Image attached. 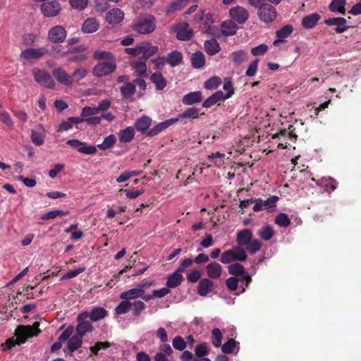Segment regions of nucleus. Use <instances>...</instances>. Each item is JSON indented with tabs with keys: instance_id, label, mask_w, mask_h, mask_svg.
<instances>
[{
	"instance_id": "9",
	"label": "nucleus",
	"mask_w": 361,
	"mask_h": 361,
	"mask_svg": "<svg viewBox=\"0 0 361 361\" xmlns=\"http://www.w3.org/2000/svg\"><path fill=\"white\" fill-rule=\"evenodd\" d=\"M41 12L48 18L55 17L59 15L61 10L60 4L56 1L44 2L41 5Z\"/></svg>"
},
{
	"instance_id": "49",
	"label": "nucleus",
	"mask_w": 361,
	"mask_h": 361,
	"mask_svg": "<svg viewBox=\"0 0 361 361\" xmlns=\"http://www.w3.org/2000/svg\"><path fill=\"white\" fill-rule=\"evenodd\" d=\"M223 336L221 331L218 328H214L212 331V344L216 347L219 348L221 345V341Z\"/></svg>"
},
{
	"instance_id": "13",
	"label": "nucleus",
	"mask_w": 361,
	"mask_h": 361,
	"mask_svg": "<svg viewBox=\"0 0 361 361\" xmlns=\"http://www.w3.org/2000/svg\"><path fill=\"white\" fill-rule=\"evenodd\" d=\"M66 37V31L61 25H56L51 28L48 33L49 40L54 43L62 42Z\"/></svg>"
},
{
	"instance_id": "12",
	"label": "nucleus",
	"mask_w": 361,
	"mask_h": 361,
	"mask_svg": "<svg viewBox=\"0 0 361 361\" xmlns=\"http://www.w3.org/2000/svg\"><path fill=\"white\" fill-rule=\"evenodd\" d=\"M49 53L47 49L40 47L38 49H27L21 52L20 58L25 60L39 59Z\"/></svg>"
},
{
	"instance_id": "50",
	"label": "nucleus",
	"mask_w": 361,
	"mask_h": 361,
	"mask_svg": "<svg viewBox=\"0 0 361 361\" xmlns=\"http://www.w3.org/2000/svg\"><path fill=\"white\" fill-rule=\"evenodd\" d=\"M228 272L233 276H240L245 274L244 267L239 263H234L228 266Z\"/></svg>"
},
{
	"instance_id": "43",
	"label": "nucleus",
	"mask_w": 361,
	"mask_h": 361,
	"mask_svg": "<svg viewBox=\"0 0 361 361\" xmlns=\"http://www.w3.org/2000/svg\"><path fill=\"white\" fill-rule=\"evenodd\" d=\"M232 60L235 64H240L248 58V54L244 50H238L231 54Z\"/></svg>"
},
{
	"instance_id": "3",
	"label": "nucleus",
	"mask_w": 361,
	"mask_h": 361,
	"mask_svg": "<svg viewBox=\"0 0 361 361\" xmlns=\"http://www.w3.org/2000/svg\"><path fill=\"white\" fill-rule=\"evenodd\" d=\"M156 27L155 18L149 16L146 18L137 19L133 25V29L140 34H149L152 32Z\"/></svg>"
},
{
	"instance_id": "40",
	"label": "nucleus",
	"mask_w": 361,
	"mask_h": 361,
	"mask_svg": "<svg viewBox=\"0 0 361 361\" xmlns=\"http://www.w3.org/2000/svg\"><path fill=\"white\" fill-rule=\"evenodd\" d=\"M131 66L135 69L136 73L139 76H147V64L146 61L140 59L131 63Z\"/></svg>"
},
{
	"instance_id": "45",
	"label": "nucleus",
	"mask_w": 361,
	"mask_h": 361,
	"mask_svg": "<svg viewBox=\"0 0 361 361\" xmlns=\"http://www.w3.org/2000/svg\"><path fill=\"white\" fill-rule=\"evenodd\" d=\"M116 138L113 134L106 137L102 143L97 145L98 148L102 150H106L111 148L116 143Z\"/></svg>"
},
{
	"instance_id": "20",
	"label": "nucleus",
	"mask_w": 361,
	"mask_h": 361,
	"mask_svg": "<svg viewBox=\"0 0 361 361\" xmlns=\"http://www.w3.org/2000/svg\"><path fill=\"white\" fill-rule=\"evenodd\" d=\"M207 275L210 279H219L222 273V267L216 262L209 263L206 266Z\"/></svg>"
},
{
	"instance_id": "55",
	"label": "nucleus",
	"mask_w": 361,
	"mask_h": 361,
	"mask_svg": "<svg viewBox=\"0 0 361 361\" xmlns=\"http://www.w3.org/2000/svg\"><path fill=\"white\" fill-rule=\"evenodd\" d=\"M173 347L179 351H183L186 348V342L180 336H176L172 341Z\"/></svg>"
},
{
	"instance_id": "2",
	"label": "nucleus",
	"mask_w": 361,
	"mask_h": 361,
	"mask_svg": "<svg viewBox=\"0 0 361 361\" xmlns=\"http://www.w3.org/2000/svg\"><path fill=\"white\" fill-rule=\"evenodd\" d=\"M252 237L253 233L250 229L245 228L238 231L236 234L237 245L245 247L251 254L257 252L261 249L262 244L257 239Z\"/></svg>"
},
{
	"instance_id": "21",
	"label": "nucleus",
	"mask_w": 361,
	"mask_h": 361,
	"mask_svg": "<svg viewBox=\"0 0 361 361\" xmlns=\"http://www.w3.org/2000/svg\"><path fill=\"white\" fill-rule=\"evenodd\" d=\"M189 25L187 23L180 24L176 27V38L181 41H187L192 37V32L188 28Z\"/></svg>"
},
{
	"instance_id": "59",
	"label": "nucleus",
	"mask_w": 361,
	"mask_h": 361,
	"mask_svg": "<svg viewBox=\"0 0 361 361\" xmlns=\"http://www.w3.org/2000/svg\"><path fill=\"white\" fill-rule=\"evenodd\" d=\"M152 63L154 64V70L157 71H161L167 63L166 57L164 56L152 59Z\"/></svg>"
},
{
	"instance_id": "30",
	"label": "nucleus",
	"mask_w": 361,
	"mask_h": 361,
	"mask_svg": "<svg viewBox=\"0 0 361 361\" xmlns=\"http://www.w3.org/2000/svg\"><path fill=\"white\" fill-rule=\"evenodd\" d=\"M152 123V119L147 116H142L135 122V126L137 131L142 133H147L148 129Z\"/></svg>"
},
{
	"instance_id": "34",
	"label": "nucleus",
	"mask_w": 361,
	"mask_h": 361,
	"mask_svg": "<svg viewBox=\"0 0 361 361\" xmlns=\"http://www.w3.org/2000/svg\"><path fill=\"white\" fill-rule=\"evenodd\" d=\"M346 0H332L329 5V10L341 14L345 13Z\"/></svg>"
},
{
	"instance_id": "63",
	"label": "nucleus",
	"mask_w": 361,
	"mask_h": 361,
	"mask_svg": "<svg viewBox=\"0 0 361 361\" xmlns=\"http://www.w3.org/2000/svg\"><path fill=\"white\" fill-rule=\"evenodd\" d=\"M268 50V46L265 44H261L257 47L252 48L251 54L253 56H260L265 54Z\"/></svg>"
},
{
	"instance_id": "41",
	"label": "nucleus",
	"mask_w": 361,
	"mask_h": 361,
	"mask_svg": "<svg viewBox=\"0 0 361 361\" xmlns=\"http://www.w3.org/2000/svg\"><path fill=\"white\" fill-rule=\"evenodd\" d=\"M132 308V303L128 300H123L115 308V312L118 315L126 314Z\"/></svg>"
},
{
	"instance_id": "52",
	"label": "nucleus",
	"mask_w": 361,
	"mask_h": 361,
	"mask_svg": "<svg viewBox=\"0 0 361 361\" xmlns=\"http://www.w3.org/2000/svg\"><path fill=\"white\" fill-rule=\"evenodd\" d=\"M237 342L233 338H229L221 345V350L225 354L232 353L236 346Z\"/></svg>"
},
{
	"instance_id": "27",
	"label": "nucleus",
	"mask_w": 361,
	"mask_h": 361,
	"mask_svg": "<svg viewBox=\"0 0 361 361\" xmlns=\"http://www.w3.org/2000/svg\"><path fill=\"white\" fill-rule=\"evenodd\" d=\"M221 32L224 36H232L235 35L238 25L233 20H226L221 25Z\"/></svg>"
},
{
	"instance_id": "25",
	"label": "nucleus",
	"mask_w": 361,
	"mask_h": 361,
	"mask_svg": "<svg viewBox=\"0 0 361 361\" xmlns=\"http://www.w3.org/2000/svg\"><path fill=\"white\" fill-rule=\"evenodd\" d=\"M166 59L171 67H176L183 63V56L180 51L173 50L167 54Z\"/></svg>"
},
{
	"instance_id": "33",
	"label": "nucleus",
	"mask_w": 361,
	"mask_h": 361,
	"mask_svg": "<svg viewBox=\"0 0 361 361\" xmlns=\"http://www.w3.org/2000/svg\"><path fill=\"white\" fill-rule=\"evenodd\" d=\"M192 66L194 68H201L205 64V57L204 54L200 51L193 53L190 58Z\"/></svg>"
},
{
	"instance_id": "51",
	"label": "nucleus",
	"mask_w": 361,
	"mask_h": 361,
	"mask_svg": "<svg viewBox=\"0 0 361 361\" xmlns=\"http://www.w3.org/2000/svg\"><path fill=\"white\" fill-rule=\"evenodd\" d=\"M69 214L68 211H63V210H52L46 214H44L41 219L44 221H47L49 219H54L58 216H65Z\"/></svg>"
},
{
	"instance_id": "44",
	"label": "nucleus",
	"mask_w": 361,
	"mask_h": 361,
	"mask_svg": "<svg viewBox=\"0 0 361 361\" xmlns=\"http://www.w3.org/2000/svg\"><path fill=\"white\" fill-rule=\"evenodd\" d=\"M190 0H176L172 2L167 8V13H173L183 9Z\"/></svg>"
},
{
	"instance_id": "16",
	"label": "nucleus",
	"mask_w": 361,
	"mask_h": 361,
	"mask_svg": "<svg viewBox=\"0 0 361 361\" xmlns=\"http://www.w3.org/2000/svg\"><path fill=\"white\" fill-rule=\"evenodd\" d=\"M159 51V47L155 45H152L149 42H142L140 54H142L141 59L146 61L151 56L156 54Z\"/></svg>"
},
{
	"instance_id": "47",
	"label": "nucleus",
	"mask_w": 361,
	"mask_h": 361,
	"mask_svg": "<svg viewBox=\"0 0 361 361\" xmlns=\"http://www.w3.org/2000/svg\"><path fill=\"white\" fill-rule=\"evenodd\" d=\"M293 32V27L291 25H286L276 31V36L279 39L288 37Z\"/></svg>"
},
{
	"instance_id": "38",
	"label": "nucleus",
	"mask_w": 361,
	"mask_h": 361,
	"mask_svg": "<svg viewBox=\"0 0 361 361\" xmlns=\"http://www.w3.org/2000/svg\"><path fill=\"white\" fill-rule=\"evenodd\" d=\"M257 234L262 240L268 241L273 237L274 231L271 225H266L258 231Z\"/></svg>"
},
{
	"instance_id": "11",
	"label": "nucleus",
	"mask_w": 361,
	"mask_h": 361,
	"mask_svg": "<svg viewBox=\"0 0 361 361\" xmlns=\"http://www.w3.org/2000/svg\"><path fill=\"white\" fill-rule=\"evenodd\" d=\"M229 14L231 18L239 24L245 23L249 18L247 11L240 6L231 8Z\"/></svg>"
},
{
	"instance_id": "46",
	"label": "nucleus",
	"mask_w": 361,
	"mask_h": 361,
	"mask_svg": "<svg viewBox=\"0 0 361 361\" xmlns=\"http://www.w3.org/2000/svg\"><path fill=\"white\" fill-rule=\"evenodd\" d=\"M221 83V79L218 76H213L207 80L204 83V87L207 90H214Z\"/></svg>"
},
{
	"instance_id": "4",
	"label": "nucleus",
	"mask_w": 361,
	"mask_h": 361,
	"mask_svg": "<svg viewBox=\"0 0 361 361\" xmlns=\"http://www.w3.org/2000/svg\"><path fill=\"white\" fill-rule=\"evenodd\" d=\"M88 317V312H82L77 317L78 324L75 327L77 336L82 338L87 333L93 331V326L90 322L87 321Z\"/></svg>"
},
{
	"instance_id": "48",
	"label": "nucleus",
	"mask_w": 361,
	"mask_h": 361,
	"mask_svg": "<svg viewBox=\"0 0 361 361\" xmlns=\"http://www.w3.org/2000/svg\"><path fill=\"white\" fill-rule=\"evenodd\" d=\"M275 224L281 227H288L290 225L291 221L288 215L284 213H280L275 218Z\"/></svg>"
},
{
	"instance_id": "1",
	"label": "nucleus",
	"mask_w": 361,
	"mask_h": 361,
	"mask_svg": "<svg viewBox=\"0 0 361 361\" xmlns=\"http://www.w3.org/2000/svg\"><path fill=\"white\" fill-rule=\"evenodd\" d=\"M39 326V324L38 322H35L32 326H18L15 331L16 339L13 338L7 339L1 345L3 350H11L16 345H20V344L25 343L28 338L37 336L41 331L38 328Z\"/></svg>"
},
{
	"instance_id": "7",
	"label": "nucleus",
	"mask_w": 361,
	"mask_h": 361,
	"mask_svg": "<svg viewBox=\"0 0 361 361\" xmlns=\"http://www.w3.org/2000/svg\"><path fill=\"white\" fill-rule=\"evenodd\" d=\"M66 144L82 154H94L97 152V147L94 145H88L86 142L76 139L69 140Z\"/></svg>"
},
{
	"instance_id": "62",
	"label": "nucleus",
	"mask_w": 361,
	"mask_h": 361,
	"mask_svg": "<svg viewBox=\"0 0 361 361\" xmlns=\"http://www.w3.org/2000/svg\"><path fill=\"white\" fill-rule=\"evenodd\" d=\"M209 353L207 343H202L195 347V355L197 357H203Z\"/></svg>"
},
{
	"instance_id": "36",
	"label": "nucleus",
	"mask_w": 361,
	"mask_h": 361,
	"mask_svg": "<svg viewBox=\"0 0 361 361\" xmlns=\"http://www.w3.org/2000/svg\"><path fill=\"white\" fill-rule=\"evenodd\" d=\"M135 136V130L132 127H127L121 130L118 133V138L121 142H130Z\"/></svg>"
},
{
	"instance_id": "18",
	"label": "nucleus",
	"mask_w": 361,
	"mask_h": 361,
	"mask_svg": "<svg viewBox=\"0 0 361 361\" xmlns=\"http://www.w3.org/2000/svg\"><path fill=\"white\" fill-rule=\"evenodd\" d=\"M124 18V13L118 8L110 10L106 15V21L109 24L115 25L121 23Z\"/></svg>"
},
{
	"instance_id": "6",
	"label": "nucleus",
	"mask_w": 361,
	"mask_h": 361,
	"mask_svg": "<svg viewBox=\"0 0 361 361\" xmlns=\"http://www.w3.org/2000/svg\"><path fill=\"white\" fill-rule=\"evenodd\" d=\"M257 16L261 21L269 23L276 19V11L272 5L266 4L257 9Z\"/></svg>"
},
{
	"instance_id": "28",
	"label": "nucleus",
	"mask_w": 361,
	"mask_h": 361,
	"mask_svg": "<svg viewBox=\"0 0 361 361\" xmlns=\"http://www.w3.org/2000/svg\"><path fill=\"white\" fill-rule=\"evenodd\" d=\"M202 99V92L200 91H195L184 95L182 102L185 105H192L200 102Z\"/></svg>"
},
{
	"instance_id": "5",
	"label": "nucleus",
	"mask_w": 361,
	"mask_h": 361,
	"mask_svg": "<svg viewBox=\"0 0 361 361\" xmlns=\"http://www.w3.org/2000/svg\"><path fill=\"white\" fill-rule=\"evenodd\" d=\"M32 72L35 81L40 85L49 89L54 87V80L47 71L39 68H35Z\"/></svg>"
},
{
	"instance_id": "31",
	"label": "nucleus",
	"mask_w": 361,
	"mask_h": 361,
	"mask_svg": "<svg viewBox=\"0 0 361 361\" xmlns=\"http://www.w3.org/2000/svg\"><path fill=\"white\" fill-rule=\"evenodd\" d=\"M107 311L102 307H94L91 311L88 312V317L92 322H97L105 318L107 316Z\"/></svg>"
},
{
	"instance_id": "24",
	"label": "nucleus",
	"mask_w": 361,
	"mask_h": 361,
	"mask_svg": "<svg viewBox=\"0 0 361 361\" xmlns=\"http://www.w3.org/2000/svg\"><path fill=\"white\" fill-rule=\"evenodd\" d=\"M150 80L155 85L157 90H163L167 85L166 79L163 76L161 71H156L150 76Z\"/></svg>"
},
{
	"instance_id": "19",
	"label": "nucleus",
	"mask_w": 361,
	"mask_h": 361,
	"mask_svg": "<svg viewBox=\"0 0 361 361\" xmlns=\"http://www.w3.org/2000/svg\"><path fill=\"white\" fill-rule=\"evenodd\" d=\"M82 338L77 335L71 336L68 341L67 348L63 350L65 354L72 355L73 352L79 349L82 344Z\"/></svg>"
},
{
	"instance_id": "22",
	"label": "nucleus",
	"mask_w": 361,
	"mask_h": 361,
	"mask_svg": "<svg viewBox=\"0 0 361 361\" xmlns=\"http://www.w3.org/2000/svg\"><path fill=\"white\" fill-rule=\"evenodd\" d=\"M120 91L123 99L133 102V96L136 92V87L135 83L126 82L120 87Z\"/></svg>"
},
{
	"instance_id": "26",
	"label": "nucleus",
	"mask_w": 361,
	"mask_h": 361,
	"mask_svg": "<svg viewBox=\"0 0 361 361\" xmlns=\"http://www.w3.org/2000/svg\"><path fill=\"white\" fill-rule=\"evenodd\" d=\"M224 100H226V99L224 98V92L219 90L206 99L202 103V106L204 108H209L217 104L219 102Z\"/></svg>"
},
{
	"instance_id": "32",
	"label": "nucleus",
	"mask_w": 361,
	"mask_h": 361,
	"mask_svg": "<svg viewBox=\"0 0 361 361\" xmlns=\"http://www.w3.org/2000/svg\"><path fill=\"white\" fill-rule=\"evenodd\" d=\"M183 281V275L175 270L173 274L168 276L166 285L168 288H174L180 286Z\"/></svg>"
},
{
	"instance_id": "14",
	"label": "nucleus",
	"mask_w": 361,
	"mask_h": 361,
	"mask_svg": "<svg viewBox=\"0 0 361 361\" xmlns=\"http://www.w3.org/2000/svg\"><path fill=\"white\" fill-rule=\"evenodd\" d=\"M52 74L61 84L69 86L73 83V77L68 75L62 68H55L53 70Z\"/></svg>"
},
{
	"instance_id": "61",
	"label": "nucleus",
	"mask_w": 361,
	"mask_h": 361,
	"mask_svg": "<svg viewBox=\"0 0 361 361\" xmlns=\"http://www.w3.org/2000/svg\"><path fill=\"white\" fill-rule=\"evenodd\" d=\"M31 140L32 142L37 146L42 145L44 142V136L35 130L31 132Z\"/></svg>"
},
{
	"instance_id": "56",
	"label": "nucleus",
	"mask_w": 361,
	"mask_h": 361,
	"mask_svg": "<svg viewBox=\"0 0 361 361\" xmlns=\"http://www.w3.org/2000/svg\"><path fill=\"white\" fill-rule=\"evenodd\" d=\"M87 73V71L85 68L80 67L77 68L75 71H73V73L71 75V77H73V82L81 80L86 76Z\"/></svg>"
},
{
	"instance_id": "53",
	"label": "nucleus",
	"mask_w": 361,
	"mask_h": 361,
	"mask_svg": "<svg viewBox=\"0 0 361 361\" xmlns=\"http://www.w3.org/2000/svg\"><path fill=\"white\" fill-rule=\"evenodd\" d=\"M192 264V259L188 257L184 258L180 260L179 266L176 269V271L182 274L188 268L191 267Z\"/></svg>"
},
{
	"instance_id": "54",
	"label": "nucleus",
	"mask_w": 361,
	"mask_h": 361,
	"mask_svg": "<svg viewBox=\"0 0 361 361\" xmlns=\"http://www.w3.org/2000/svg\"><path fill=\"white\" fill-rule=\"evenodd\" d=\"M145 304L141 300H136L132 303L133 314L139 317L141 312L145 309Z\"/></svg>"
},
{
	"instance_id": "64",
	"label": "nucleus",
	"mask_w": 361,
	"mask_h": 361,
	"mask_svg": "<svg viewBox=\"0 0 361 361\" xmlns=\"http://www.w3.org/2000/svg\"><path fill=\"white\" fill-rule=\"evenodd\" d=\"M220 261L223 264H229L234 262L232 250L231 249L224 252L221 255Z\"/></svg>"
},
{
	"instance_id": "23",
	"label": "nucleus",
	"mask_w": 361,
	"mask_h": 361,
	"mask_svg": "<svg viewBox=\"0 0 361 361\" xmlns=\"http://www.w3.org/2000/svg\"><path fill=\"white\" fill-rule=\"evenodd\" d=\"M321 16L319 13H313L303 17L301 25L305 29H312L316 26Z\"/></svg>"
},
{
	"instance_id": "60",
	"label": "nucleus",
	"mask_w": 361,
	"mask_h": 361,
	"mask_svg": "<svg viewBox=\"0 0 361 361\" xmlns=\"http://www.w3.org/2000/svg\"><path fill=\"white\" fill-rule=\"evenodd\" d=\"M69 3L73 8L82 11L87 6L88 0H69Z\"/></svg>"
},
{
	"instance_id": "15",
	"label": "nucleus",
	"mask_w": 361,
	"mask_h": 361,
	"mask_svg": "<svg viewBox=\"0 0 361 361\" xmlns=\"http://www.w3.org/2000/svg\"><path fill=\"white\" fill-rule=\"evenodd\" d=\"M176 122L177 119H173V118L160 122L154 128L149 130L147 135L149 137L155 136Z\"/></svg>"
},
{
	"instance_id": "57",
	"label": "nucleus",
	"mask_w": 361,
	"mask_h": 361,
	"mask_svg": "<svg viewBox=\"0 0 361 361\" xmlns=\"http://www.w3.org/2000/svg\"><path fill=\"white\" fill-rule=\"evenodd\" d=\"M202 274L200 271L197 269H192L187 274V280L190 283H196L200 281L201 279Z\"/></svg>"
},
{
	"instance_id": "35",
	"label": "nucleus",
	"mask_w": 361,
	"mask_h": 361,
	"mask_svg": "<svg viewBox=\"0 0 361 361\" xmlns=\"http://www.w3.org/2000/svg\"><path fill=\"white\" fill-rule=\"evenodd\" d=\"M143 291L142 289H139L138 287L130 289L128 290L122 292L120 294V298L122 300H133L138 298H140V296H142Z\"/></svg>"
},
{
	"instance_id": "58",
	"label": "nucleus",
	"mask_w": 361,
	"mask_h": 361,
	"mask_svg": "<svg viewBox=\"0 0 361 361\" xmlns=\"http://www.w3.org/2000/svg\"><path fill=\"white\" fill-rule=\"evenodd\" d=\"M85 270V267H80L76 269L70 270L61 277V281L67 280L76 277L78 275L82 273Z\"/></svg>"
},
{
	"instance_id": "8",
	"label": "nucleus",
	"mask_w": 361,
	"mask_h": 361,
	"mask_svg": "<svg viewBox=\"0 0 361 361\" xmlns=\"http://www.w3.org/2000/svg\"><path fill=\"white\" fill-rule=\"evenodd\" d=\"M116 65L114 62H102L97 63L92 70V74L96 77L108 75L114 72Z\"/></svg>"
},
{
	"instance_id": "37",
	"label": "nucleus",
	"mask_w": 361,
	"mask_h": 361,
	"mask_svg": "<svg viewBox=\"0 0 361 361\" xmlns=\"http://www.w3.org/2000/svg\"><path fill=\"white\" fill-rule=\"evenodd\" d=\"M204 46L206 52L210 56L215 55L220 51L219 44L214 38L205 41Z\"/></svg>"
},
{
	"instance_id": "17",
	"label": "nucleus",
	"mask_w": 361,
	"mask_h": 361,
	"mask_svg": "<svg viewBox=\"0 0 361 361\" xmlns=\"http://www.w3.org/2000/svg\"><path fill=\"white\" fill-rule=\"evenodd\" d=\"M214 288L213 281L208 278H202L199 281L197 286V293L200 296H206L211 293Z\"/></svg>"
},
{
	"instance_id": "42",
	"label": "nucleus",
	"mask_w": 361,
	"mask_h": 361,
	"mask_svg": "<svg viewBox=\"0 0 361 361\" xmlns=\"http://www.w3.org/2000/svg\"><path fill=\"white\" fill-rule=\"evenodd\" d=\"M234 261L243 262L247 259V254L243 247L236 245L232 249Z\"/></svg>"
},
{
	"instance_id": "29",
	"label": "nucleus",
	"mask_w": 361,
	"mask_h": 361,
	"mask_svg": "<svg viewBox=\"0 0 361 361\" xmlns=\"http://www.w3.org/2000/svg\"><path fill=\"white\" fill-rule=\"evenodd\" d=\"M99 22L96 18H88L82 24V30L85 33H93L99 28Z\"/></svg>"
},
{
	"instance_id": "10",
	"label": "nucleus",
	"mask_w": 361,
	"mask_h": 361,
	"mask_svg": "<svg viewBox=\"0 0 361 361\" xmlns=\"http://www.w3.org/2000/svg\"><path fill=\"white\" fill-rule=\"evenodd\" d=\"M329 26L335 25L334 30L338 34L346 31L350 26L347 25V20L343 17H334L326 19L324 22Z\"/></svg>"
},
{
	"instance_id": "39",
	"label": "nucleus",
	"mask_w": 361,
	"mask_h": 361,
	"mask_svg": "<svg viewBox=\"0 0 361 361\" xmlns=\"http://www.w3.org/2000/svg\"><path fill=\"white\" fill-rule=\"evenodd\" d=\"M199 116V109L195 107H191L185 110L182 114H180L177 117L173 119H177V122L183 118H197Z\"/></svg>"
}]
</instances>
